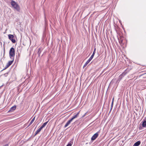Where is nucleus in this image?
<instances>
[{"label":"nucleus","instance_id":"obj_17","mask_svg":"<svg viewBox=\"0 0 146 146\" xmlns=\"http://www.w3.org/2000/svg\"><path fill=\"white\" fill-rule=\"evenodd\" d=\"M96 50V48H95L94 49V52H93V53L92 54V55L91 56L93 58V57H94V54H95Z\"/></svg>","mask_w":146,"mask_h":146},{"label":"nucleus","instance_id":"obj_12","mask_svg":"<svg viewBox=\"0 0 146 146\" xmlns=\"http://www.w3.org/2000/svg\"><path fill=\"white\" fill-rule=\"evenodd\" d=\"M11 59L12 60L11 61H9L8 62L7 64L9 66L12 64L14 60V58H13V59Z\"/></svg>","mask_w":146,"mask_h":146},{"label":"nucleus","instance_id":"obj_22","mask_svg":"<svg viewBox=\"0 0 146 146\" xmlns=\"http://www.w3.org/2000/svg\"><path fill=\"white\" fill-rule=\"evenodd\" d=\"M3 146H9V144H7Z\"/></svg>","mask_w":146,"mask_h":146},{"label":"nucleus","instance_id":"obj_1","mask_svg":"<svg viewBox=\"0 0 146 146\" xmlns=\"http://www.w3.org/2000/svg\"><path fill=\"white\" fill-rule=\"evenodd\" d=\"M11 5L17 11H19L20 10V8L18 4L14 1L12 0L11 2Z\"/></svg>","mask_w":146,"mask_h":146},{"label":"nucleus","instance_id":"obj_11","mask_svg":"<svg viewBox=\"0 0 146 146\" xmlns=\"http://www.w3.org/2000/svg\"><path fill=\"white\" fill-rule=\"evenodd\" d=\"M140 141H138L134 144L133 146H138L140 145Z\"/></svg>","mask_w":146,"mask_h":146},{"label":"nucleus","instance_id":"obj_10","mask_svg":"<svg viewBox=\"0 0 146 146\" xmlns=\"http://www.w3.org/2000/svg\"><path fill=\"white\" fill-rule=\"evenodd\" d=\"M127 73V72H126V70L125 71L123 72L119 76V78H121V79Z\"/></svg>","mask_w":146,"mask_h":146},{"label":"nucleus","instance_id":"obj_5","mask_svg":"<svg viewBox=\"0 0 146 146\" xmlns=\"http://www.w3.org/2000/svg\"><path fill=\"white\" fill-rule=\"evenodd\" d=\"M93 58V57L91 56L90 58H89V59L86 62L85 64L83 66V68H84L86 67L87 65L89 63V62Z\"/></svg>","mask_w":146,"mask_h":146},{"label":"nucleus","instance_id":"obj_3","mask_svg":"<svg viewBox=\"0 0 146 146\" xmlns=\"http://www.w3.org/2000/svg\"><path fill=\"white\" fill-rule=\"evenodd\" d=\"M99 131H98L94 134L91 138V139L92 141L95 140L98 136Z\"/></svg>","mask_w":146,"mask_h":146},{"label":"nucleus","instance_id":"obj_7","mask_svg":"<svg viewBox=\"0 0 146 146\" xmlns=\"http://www.w3.org/2000/svg\"><path fill=\"white\" fill-rule=\"evenodd\" d=\"M142 125L143 127H146V120L143 119L142 121Z\"/></svg>","mask_w":146,"mask_h":146},{"label":"nucleus","instance_id":"obj_19","mask_svg":"<svg viewBox=\"0 0 146 146\" xmlns=\"http://www.w3.org/2000/svg\"><path fill=\"white\" fill-rule=\"evenodd\" d=\"M72 144L71 143L69 142L68 143V145H66V146H71Z\"/></svg>","mask_w":146,"mask_h":146},{"label":"nucleus","instance_id":"obj_13","mask_svg":"<svg viewBox=\"0 0 146 146\" xmlns=\"http://www.w3.org/2000/svg\"><path fill=\"white\" fill-rule=\"evenodd\" d=\"M35 117H34L32 119V120L31 121L30 123H29V124L28 125V127L29 126H30L33 123V122H34V120H35Z\"/></svg>","mask_w":146,"mask_h":146},{"label":"nucleus","instance_id":"obj_15","mask_svg":"<svg viewBox=\"0 0 146 146\" xmlns=\"http://www.w3.org/2000/svg\"><path fill=\"white\" fill-rule=\"evenodd\" d=\"M42 129L40 127L37 130V131H36L35 135H37V134H38V133L39 132L41 131V130H42Z\"/></svg>","mask_w":146,"mask_h":146},{"label":"nucleus","instance_id":"obj_21","mask_svg":"<svg viewBox=\"0 0 146 146\" xmlns=\"http://www.w3.org/2000/svg\"><path fill=\"white\" fill-rule=\"evenodd\" d=\"M9 65L7 64L6 65V66L5 67V68L4 69H4H5L6 68H8L9 67Z\"/></svg>","mask_w":146,"mask_h":146},{"label":"nucleus","instance_id":"obj_16","mask_svg":"<svg viewBox=\"0 0 146 146\" xmlns=\"http://www.w3.org/2000/svg\"><path fill=\"white\" fill-rule=\"evenodd\" d=\"M41 52V48H39L38 49V54L39 56H40V54Z\"/></svg>","mask_w":146,"mask_h":146},{"label":"nucleus","instance_id":"obj_8","mask_svg":"<svg viewBox=\"0 0 146 146\" xmlns=\"http://www.w3.org/2000/svg\"><path fill=\"white\" fill-rule=\"evenodd\" d=\"M16 108V106L15 105L14 106L12 107L11 108L10 110L8 111V112L11 111V112L13 111L14 110H15Z\"/></svg>","mask_w":146,"mask_h":146},{"label":"nucleus","instance_id":"obj_20","mask_svg":"<svg viewBox=\"0 0 146 146\" xmlns=\"http://www.w3.org/2000/svg\"><path fill=\"white\" fill-rule=\"evenodd\" d=\"M9 65L7 64L6 65V66L5 67V68L4 69H4H5L6 68H8L9 67Z\"/></svg>","mask_w":146,"mask_h":146},{"label":"nucleus","instance_id":"obj_4","mask_svg":"<svg viewBox=\"0 0 146 146\" xmlns=\"http://www.w3.org/2000/svg\"><path fill=\"white\" fill-rule=\"evenodd\" d=\"M8 36L9 39L13 43H15V40L13 38L14 37L13 35L10 34Z\"/></svg>","mask_w":146,"mask_h":146},{"label":"nucleus","instance_id":"obj_18","mask_svg":"<svg viewBox=\"0 0 146 146\" xmlns=\"http://www.w3.org/2000/svg\"><path fill=\"white\" fill-rule=\"evenodd\" d=\"M113 100H114V99L113 98L112 99V103H111V109H112V107H113Z\"/></svg>","mask_w":146,"mask_h":146},{"label":"nucleus","instance_id":"obj_9","mask_svg":"<svg viewBox=\"0 0 146 146\" xmlns=\"http://www.w3.org/2000/svg\"><path fill=\"white\" fill-rule=\"evenodd\" d=\"M79 113V112H78V113H77L75 115H74L72 117L71 119L72 120H73L74 119H75V118H76L77 117H78V116Z\"/></svg>","mask_w":146,"mask_h":146},{"label":"nucleus","instance_id":"obj_2","mask_svg":"<svg viewBox=\"0 0 146 146\" xmlns=\"http://www.w3.org/2000/svg\"><path fill=\"white\" fill-rule=\"evenodd\" d=\"M9 56L11 59H13L15 56V50L13 48H11L9 52Z\"/></svg>","mask_w":146,"mask_h":146},{"label":"nucleus","instance_id":"obj_6","mask_svg":"<svg viewBox=\"0 0 146 146\" xmlns=\"http://www.w3.org/2000/svg\"><path fill=\"white\" fill-rule=\"evenodd\" d=\"M72 120L71 119L68 120L66 123L65 125H64V127H67L71 122Z\"/></svg>","mask_w":146,"mask_h":146},{"label":"nucleus","instance_id":"obj_14","mask_svg":"<svg viewBox=\"0 0 146 146\" xmlns=\"http://www.w3.org/2000/svg\"><path fill=\"white\" fill-rule=\"evenodd\" d=\"M48 121H47L46 122L44 123L40 127L42 129L43 127H44L45 125L47 124L48 123Z\"/></svg>","mask_w":146,"mask_h":146}]
</instances>
